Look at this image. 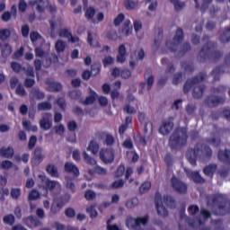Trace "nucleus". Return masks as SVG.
<instances>
[{
    "instance_id": "f257e3e1",
    "label": "nucleus",
    "mask_w": 230,
    "mask_h": 230,
    "mask_svg": "<svg viewBox=\"0 0 230 230\" xmlns=\"http://www.w3.org/2000/svg\"><path fill=\"white\" fill-rule=\"evenodd\" d=\"M184 40V31L182 28H178L175 31V35L172 41L167 40L165 43L166 48L172 53H175L176 58H182L186 53L191 51V44L190 42H185L182 44L181 49H179V45ZM178 50V51H177Z\"/></svg>"
},
{
    "instance_id": "f03ea898",
    "label": "nucleus",
    "mask_w": 230,
    "mask_h": 230,
    "mask_svg": "<svg viewBox=\"0 0 230 230\" xmlns=\"http://www.w3.org/2000/svg\"><path fill=\"white\" fill-rule=\"evenodd\" d=\"M206 80V74L204 72H200L196 76L191 79H188L183 85V93L188 94L193 87L192 97L194 100H200L204 96V91H206V84H200V82H204Z\"/></svg>"
},
{
    "instance_id": "7ed1b4c3",
    "label": "nucleus",
    "mask_w": 230,
    "mask_h": 230,
    "mask_svg": "<svg viewBox=\"0 0 230 230\" xmlns=\"http://www.w3.org/2000/svg\"><path fill=\"white\" fill-rule=\"evenodd\" d=\"M211 211L216 217H226L230 214V199H227L223 194H217L212 196Z\"/></svg>"
},
{
    "instance_id": "20e7f679",
    "label": "nucleus",
    "mask_w": 230,
    "mask_h": 230,
    "mask_svg": "<svg viewBox=\"0 0 230 230\" xmlns=\"http://www.w3.org/2000/svg\"><path fill=\"white\" fill-rule=\"evenodd\" d=\"M215 48H217V43L213 41H208L204 44L198 55L199 62L204 64L207 60H214L215 62L220 60V58L224 57V52L215 50Z\"/></svg>"
},
{
    "instance_id": "39448f33",
    "label": "nucleus",
    "mask_w": 230,
    "mask_h": 230,
    "mask_svg": "<svg viewBox=\"0 0 230 230\" xmlns=\"http://www.w3.org/2000/svg\"><path fill=\"white\" fill-rule=\"evenodd\" d=\"M188 143V128H176L169 138V146L171 150H179L186 146Z\"/></svg>"
},
{
    "instance_id": "423d86ee",
    "label": "nucleus",
    "mask_w": 230,
    "mask_h": 230,
    "mask_svg": "<svg viewBox=\"0 0 230 230\" xmlns=\"http://www.w3.org/2000/svg\"><path fill=\"white\" fill-rule=\"evenodd\" d=\"M163 202L167 206V208L173 209V208H175V199L170 195L164 196L163 198V196H161V192H155V204L158 215L160 217H168V209H166L164 205H163Z\"/></svg>"
},
{
    "instance_id": "0eeeda50",
    "label": "nucleus",
    "mask_w": 230,
    "mask_h": 230,
    "mask_svg": "<svg viewBox=\"0 0 230 230\" xmlns=\"http://www.w3.org/2000/svg\"><path fill=\"white\" fill-rule=\"evenodd\" d=\"M171 186L172 190L180 195H186V193H188V184L181 181V179L177 178L175 175L171 178Z\"/></svg>"
},
{
    "instance_id": "6e6552de",
    "label": "nucleus",
    "mask_w": 230,
    "mask_h": 230,
    "mask_svg": "<svg viewBox=\"0 0 230 230\" xmlns=\"http://www.w3.org/2000/svg\"><path fill=\"white\" fill-rule=\"evenodd\" d=\"M69 202V198L66 196H60L58 199H55L50 206V213L52 215H57V213H60L62 208L66 206Z\"/></svg>"
},
{
    "instance_id": "1a4fd4ad",
    "label": "nucleus",
    "mask_w": 230,
    "mask_h": 230,
    "mask_svg": "<svg viewBox=\"0 0 230 230\" xmlns=\"http://www.w3.org/2000/svg\"><path fill=\"white\" fill-rule=\"evenodd\" d=\"M99 157L104 164L114 163V150L112 148H102L99 152Z\"/></svg>"
},
{
    "instance_id": "9d476101",
    "label": "nucleus",
    "mask_w": 230,
    "mask_h": 230,
    "mask_svg": "<svg viewBox=\"0 0 230 230\" xmlns=\"http://www.w3.org/2000/svg\"><path fill=\"white\" fill-rule=\"evenodd\" d=\"M205 103L207 107H218V105H224L226 103V96L210 95L206 98Z\"/></svg>"
},
{
    "instance_id": "9b49d317",
    "label": "nucleus",
    "mask_w": 230,
    "mask_h": 230,
    "mask_svg": "<svg viewBox=\"0 0 230 230\" xmlns=\"http://www.w3.org/2000/svg\"><path fill=\"white\" fill-rule=\"evenodd\" d=\"M226 66H230V53H228L225 57V65L217 66L212 71V75L214 76V82H218V80H220V75L226 73V70H224V67H226Z\"/></svg>"
},
{
    "instance_id": "f8f14e48",
    "label": "nucleus",
    "mask_w": 230,
    "mask_h": 230,
    "mask_svg": "<svg viewBox=\"0 0 230 230\" xmlns=\"http://www.w3.org/2000/svg\"><path fill=\"white\" fill-rule=\"evenodd\" d=\"M38 177L40 180H41V182L45 184V186H43V190L46 191L45 197H48V190H49V191H53V190L57 188V184H58V182L49 180V178H48L45 174H40Z\"/></svg>"
},
{
    "instance_id": "ddd939ff",
    "label": "nucleus",
    "mask_w": 230,
    "mask_h": 230,
    "mask_svg": "<svg viewBox=\"0 0 230 230\" xmlns=\"http://www.w3.org/2000/svg\"><path fill=\"white\" fill-rule=\"evenodd\" d=\"M173 117H169L168 119L164 120L159 128V133L162 136H168L173 130Z\"/></svg>"
},
{
    "instance_id": "4468645a",
    "label": "nucleus",
    "mask_w": 230,
    "mask_h": 230,
    "mask_svg": "<svg viewBox=\"0 0 230 230\" xmlns=\"http://www.w3.org/2000/svg\"><path fill=\"white\" fill-rule=\"evenodd\" d=\"M199 152L200 149L197 146H195L194 148H190L187 151L186 158L188 159L191 166H197V157H199Z\"/></svg>"
},
{
    "instance_id": "2eb2a0df",
    "label": "nucleus",
    "mask_w": 230,
    "mask_h": 230,
    "mask_svg": "<svg viewBox=\"0 0 230 230\" xmlns=\"http://www.w3.org/2000/svg\"><path fill=\"white\" fill-rule=\"evenodd\" d=\"M99 138L103 141L102 143L106 146H113V145L116 143V138H114V136L107 131L99 133Z\"/></svg>"
},
{
    "instance_id": "dca6fc26",
    "label": "nucleus",
    "mask_w": 230,
    "mask_h": 230,
    "mask_svg": "<svg viewBox=\"0 0 230 230\" xmlns=\"http://www.w3.org/2000/svg\"><path fill=\"white\" fill-rule=\"evenodd\" d=\"M51 113H46L40 120V127L42 130H49L53 127V121H51Z\"/></svg>"
},
{
    "instance_id": "f3484780",
    "label": "nucleus",
    "mask_w": 230,
    "mask_h": 230,
    "mask_svg": "<svg viewBox=\"0 0 230 230\" xmlns=\"http://www.w3.org/2000/svg\"><path fill=\"white\" fill-rule=\"evenodd\" d=\"M28 4L35 8L38 13H44L46 12V2L44 0H31Z\"/></svg>"
},
{
    "instance_id": "a211bd4d",
    "label": "nucleus",
    "mask_w": 230,
    "mask_h": 230,
    "mask_svg": "<svg viewBox=\"0 0 230 230\" xmlns=\"http://www.w3.org/2000/svg\"><path fill=\"white\" fill-rule=\"evenodd\" d=\"M64 170L66 173L74 175V177H80V170L78 169V166L71 162L65 163Z\"/></svg>"
},
{
    "instance_id": "6ab92c4d",
    "label": "nucleus",
    "mask_w": 230,
    "mask_h": 230,
    "mask_svg": "<svg viewBox=\"0 0 230 230\" xmlns=\"http://www.w3.org/2000/svg\"><path fill=\"white\" fill-rule=\"evenodd\" d=\"M127 61V48L125 44H121L119 46L118 49V55H117V62L119 64H123Z\"/></svg>"
},
{
    "instance_id": "aec40b11",
    "label": "nucleus",
    "mask_w": 230,
    "mask_h": 230,
    "mask_svg": "<svg viewBox=\"0 0 230 230\" xmlns=\"http://www.w3.org/2000/svg\"><path fill=\"white\" fill-rule=\"evenodd\" d=\"M217 168L218 165L217 164H209L208 165L203 168V173L207 177L213 179V177H215V172H217Z\"/></svg>"
},
{
    "instance_id": "412c9836",
    "label": "nucleus",
    "mask_w": 230,
    "mask_h": 230,
    "mask_svg": "<svg viewBox=\"0 0 230 230\" xmlns=\"http://www.w3.org/2000/svg\"><path fill=\"white\" fill-rule=\"evenodd\" d=\"M217 157L219 161H221L222 163L230 164V150L229 149H226V150L220 149L218 151Z\"/></svg>"
},
{
    "instance_id": "4be33fe9",
    "label": "nucleus",
    "mask_w": 230,
    "mask_h": 230,
    "mask_svg": "<svg viewBox=\"0 0 230 230\" xmlns=\"http://www.w3.org/2000/svg\"><path fill=\"white\" fill-rule=\"evenodd\" d=\"M44 161V155H42V148L38 147L34 150V156L31 163L33 164H40Z\"/></svg>"
},
{
    "instance_id": "5701e85b",
    "label": "nucleus",
    "mask_w": 230,
    "mask_h": 230,
    "mask_svg": "<svg viewBox=\"0 0 230 230\" xmlns=\"http://www.w3.org/2000/svg\"><path fill=\"white\" fill-rule=\"evenodd\" d=\"M31 96L34 100H44V98H46V93H44V92H41L40 87H33L31 90Z\"/></svg>"
},
{
    "instance_id": "b1692460",
    "label": "nucleus",
    "mask_w": 230,
    "mask_h": 230,
    "mask_svg": "<svg viewBox=\"0 0 230 230\" xmlns=\"http://www.w3.org/2000/svg\"><path fill=\"white\" fill-rule=\"evenodd\" d=\"M47 85L49 86V91L50 93H60L63 89L62 84L55 81L47 83Z\"/></svg>"
},
{
    "instance_id": "393cba45",
    "label": "nucleus",
    "mask_w": 230,
    "mask_h": 230,
    "mask_svg": "<svg viewBox=\"0 0 230 230\" xmlns=\"http://www.w3.org/2000/svg\"><path fill=\"white\" fill-rule=\"evenodd\" d=\"M46 172L50 175V177H56L57 179L60 177V174H58V168H57L53 164L47 165Z\"/></svg>"
},
{
    "instance_id": "a878e982",
    "label": "nucleus",
    "mask_w": 230,
    "mask_h": 230,
    "mask_svg": "<svg viewBox=\"0 0 230 230\" xmlns=\"http://www.w3.org/2000/svg\"><path fill=\"white\" fill-rule=\"evenodd\" d=\"M145 78L147 84V91H150L154 85V75H152V68H147L145 74Z\"/></svg>"
},
{
    "instance_id": "bb28decb",
    "label": "nucleus",
    "mask_w": 230,
    "mask_h": 230,
    "mask_svg": "<svg viewBox=\"0 0 230 230\" xmlns=\"http://www.w3.org/2000/svg\"><path fill=\"white\" fill-rule=\"evenodd\" d=\"M219 40L223 44H227L230 42V26L225 27V31L220 35Z\"/></svg>"
},
{
    "instance_id": "cd10ccee",
    "label": "nucleus",
    "mask_w": 230,
    "mask_h": 230,
    "mask_svg": "<svg viewBox=\"0 0 230 230\" xmlns=\"http://www.w3.org/2000/svg\"><path fill=\"white\" fill-rule=\"evenodd\" d=\"M14 151L12 147H2L0 149V155L2 157H5L6 159H12L13 157Z\"/></svg>"
},
{
    "instance_id": "c85d7f7f",
    "label": "nucleus",
    "mask_w": 230,
    "mask_h": 230,
    "mask_svg": "<svg viewBox=\"0 0 230 230\" xmlns=\"http://www.w3.org/2000/svg\"><path fill=\"white\" fill-rule=\"evenodd\" d=\"M200 152L201 157H204V159H211V157L213 156V150L211 149V147H209V146H203Z\"/></svg>"
},
{
    "instance_id": "c756f323",
    "label": "nucleus",
    "mask_w": 230,
    "mask_h": 230,
    "mask_svg": "<svg viewBox=\"0 0 230 230\" xmlns=\"http://www.w3.org/2000/svg\"><path fill=\"white\" fill-rule=\"evenodd\" d=\"M126 226L128 229L137 230V218L132 217V216H128L126 218Z\"/></svg>"
},
{
    "instance_id": "7c9ffc66",
    "label": "nucleus",
    "mask_w": 230,
    "mask_h": 230,
    "mask_svg": "<svg viewBox=\"0 0 230 230\" xmlns=\"http://www.w3.org/2000/svg\"><path fill=\"white\" fill-rule=\"evenodd\" d=\"M121 31L123 35L128 37V35H132V27L130 26V20H126L122 25Z\"/></svg>"
},
{
    "instance_id": "2f4dec72",
    "label": "nucleus",
    "mask_w": 230,
    "mask_h": 230,
    "mask_svg": "<svg viewBox=\"0 0 230 230\" xmlns=\"http://www.w3.org/2000/svg\"><path fill=\"white\" fill-rule=\"evenodd\" d=\"M190 177L196 184H204L206 182V179L201 177L200 173L199 172H193L190 174Z\"/></svg>"
},
{
    "instance_id": "473e14b6",
    "label": "nucleus",
    "mask_w": 230,
    "mask_h": 230,
    "mask_svg": "<svg viewBox=\"0 0 230 230\" xmlns=\"http://www.w3.org/2000/svg\"><path fill=\"white\" fill-rule=\"evenodd\" d=\"M40 224V221L33 216H31L27 218V226L28 227H31V229H32V227H39Z\"/></svg>"
},
{
    "instance_id": "72a5a7b5",
    "label": "nucleus",
    "mask_w": 230,
    "mask_h": 230,
    "mask_svg": "<svg viewBox=\"0 0 230 230\" xmlns=\"http://www.w3.org/2000/svg\"><path fill=\"white\" fill-rule=\"evenodd\" d=\"M87 150L89 152H92L93 155H96L98 152H100V144H98L96 141L92 140L87 147Z\"/></svg>"
},
{
    "instance_id": "f704fd0d",
    "label": "nucleus",
    "mask_w": 230,
    "mask_h": 230,
    "mask_svg": "<svg viewBox=\"0 0 230 230\" xmlns=\"http://www.w3.org/2000/svg\"><path fill=\"white\" fill-rule=\"evenodd\" d=\"M12 35V32L8 29H2L0 30V40H8L10 39V36ZM3 46V43L0 41V48Z\"/></svg>"
},
{
    "instance_id": "c9c22d12",
    "label": "nucleus",
    "mask_w": 230,
    "mask_h": 230,
    "mask_svg": "<svg viewBox=\"0 0 230 230\" xmlns=\"http://www.w3.org/2000/svg\"><path fill=\"white\" fill-rule=\"evenodd\" d=\"M96 98H98V93H96V92H93L92 94L86 97L82 103L83 105H93V103L96 102Z\"/></svg>"
},
{
    "instance_id": "e433bc0d",
    "label": "nucleus",
    "mask_w": 230,
    "mask_h": 230,
    "mask_svg": "<svg viewBox=\"0 0 230 230\" xmlns=\"http://www.w3.org/2000/svg\"><path fill=\"white\" fill-rule=\"evenodd\" d=\"M170 3L173 4L175 12H181V10L186 7V3L180 0H170Z\"/></svg>"
},
{
    "instance_id": "4c0bfd02",
    "label": "nucleus",
    "mask_w": 230,
    "mask_h": 230,
    "mask_svg": "<svg viewBox=\"0 0 230 230\" xmlns=\"http://www.w3.org/2000/svg\"><path fill=\"white\" fill-rule=\"evenodd\" d=\"M95 15H96V9H94V7L93 6H90L89 8H87L84 13V17L87 19V21H93Z\"/></svg>"
},
{
    "instance_id": "58836bf2",
    "label": "nucleus",
    "mask_w": 230,
    "mask_h": 230,
    "mask_svg": "<svg viewBox=\"0 0 230 230\" xmlns=\"http://www.w3.org/2000/svg\"><path fill=\"white\" fill-rule=\"evenodd\" d=\"M3 222L6 226H13L15 224V216L13 214H7L3 217Z\"/></svg>"
},
{
    "instance_id": "ea45409f",
    "label": "nucleus",
    "mask_w": 230,
    "mask_h": 230,
    "mask_svg": "<svg viewBox=\"0 0 230 230\" xmlns=\"http://www.w3.org/2000/svg\"><path fill=\"white\" fill-rule=\"evenodd\" d=\"M101 71H102V63L97 62V63H93L91 66V71L90 72H92V75H93V76H96V75H100Z\"/></svg>"
},
{
    "instance_id": "a19ab883",
    "label": "nucleus",
    "mask_w": 230,
    "mask_h": 230,
    "mask_svg": "<svg viewBox=\"0 0 230 230\" xmlns=\"http://www.w3.org/2000/svg\"><path fill=\"white\" fill-rule=\"evenodd\" d=\"M150 220V217L148 215L143 217H137V229H141V226H146Z\"/></svg>"
},
{
    "instance_id": "79ce46f5",
    "label": "nucleus",
    "mask_w": 230,
    "mask_h": 230,
    "mask_svg": "<svg viewBox=\"0 0 230 230\" xmlns=\"http://www.w3.org/2000/svg\"><path fill=\"white\" fill-rule=\"evenodd\" d=\"M57 53H64L66 51V42L62 40H58L55 44Z\"/></svg>"
},
{
    "instance_id": "37998d69",
    "label": "nucleus",
    "mask_w": 230,
    "mask_h": 230,
    "mask_svg": "<svg viewBox=\"0 0 230 230\" xmlns=\"http://www.w3.org/2000/svg\"><path fill=\"white\" fill-rule=\"evenodd\" d=\"M12 46H10L8 43L4 44L2 48V57L4 58H6V57H10V55H12Z\"/></svg>"
},
{
    "instance_id": "c03bdc74",
    "label": "nucleus",
    "mask_w": 230,
    "mask_h": 230,
    "mask_svg": "<svg viewBox=\"0 0 230 230\" xmlns=\"http://www.w3.org/2000/svg\"><path fill=\"white\" fill-rule=\"evenodd\" d=\"M57 62H58V56L52 54L50 58H46L45 67H49L51 64H57Z\"/></svg>"
},
{
    "instance_id": "a18cd8bd",
    "label": "nucleus",
    "mask_w": 230,
    "mask_h": 230,
    "mask_svg": "<svg viewBox=\"0 0 230 230\" xmlns=\"http://www.w3.org/2000/svg\"><path fill=\"white\" fill-rule=\"evenodd\" d=\"M51 102H42L38 104V111H51Z\"/></svg>"
},
{
    "instance_id": "49530a36",
    "label": "nucleus",
    "mask_w": 230,
    "mask_h": 230,
    "mask_svg": "<svg viewBox=\"0 0 230 230\" xmlns=\"http://www.w3.org/2000/svg\"><path fill=\"white\" fill-rule=\"evenodd\" d=\"M138 205H139V199L132 198L131 199H128L127 201L126 208L132 209V208H136V206H138Z\"/></svg>"
},
{
    "instance_id": "de8ad7c7",
    "label": "nucleus",
    "mask_w": 230,
    "mask_h": 230,
    "mask_svg": "<svg viewBox=\"0 0 230 230\" xmlns=\"http://www.w3.org/2000/svg\"><path fill=\"white\" fill-rule=\"evenodd\" d=\"M68 96L71 100H79V98L82 96V91L72 90L68 93Z\"/></svg>"
},
{
    "instance_id": "09e8293b",
    "label": "nucleus",
    "mask_w": 230,
    "mask_h": 230,
    "mask_svg": "<svg viewBox=\"0 0 230 230\" xmlns=\"http://www.w3.org/2000/svg\"><path fill=\"white\" fill-rule=\"evenodd\" d=\"M181 67L184 68V71H186V73H191L192 71H195V68L193 67V63L191 62H188V61L182 62Z\"/></svg>"
},
{
    "instance_id": "8fccbe9b",
    "label": "nucleus",
    "mask_w": 230,
    "mask_h": 230,
    "mask_svg": "<svg viewBox=\"0 0 230 230\" xmlns=\"http://www.w3.org/2000/svg\"><path fill=\"white\" fill-rule=\"evenodd\" d=\"M84 159L87 164H91V166H94L96 164V160L93 158L91 155L87 154V152L83 153Z\"/></svg>"
},
{
    "instance_id": "3c124183",
    "label": "nucleus",
    "mask_w": 230,
    "mask_h": 230,
    "mask_svg": "<svg viewBox=\"0 0 230 230\" xmlns=\"http://www.w3.org/2000/svg\"><path fill=\"white\" fill-rule=\"evenodd\" d=\"M185 111L189 116H194L197 111V106L193 103H189L186 106Z\"/></svg>"
},
{
    "instance_id": "603ef678",
    "label": "nucleus",
    "mask_w": 230,
    "mask_h": 230,
    "mask_svg": "<svg viewBox=\"0 0 230 230\" xmlns=\"http://www.w3.org/2000/svg\"><path fill=\"white\" fill-rule=\"evenodd\" d=\"M57 104L58 107L65 112L66 109L67 108V103L66 102V98L59 97L57 99Z\"/></svg>"
},
{
    "instance_id": "864d4df0",
    "label": "nucleus",
    "mask_w": 230,
    "mask_h": 230,
    "mask_svg": "<svg viewBox=\"0 0 230 230\" xmlns=\"http://www.w3.org/2000/svg\"><path fill=\"white\" fill-rule=\"evenodd\" d=\"M227 88L224 85H219L217 87H214L211 89V93H214V94H226V91Z\"/></svg>"
},
{
    "instance_id": "5fc2aeb1",
    "label": "nucleus",
    "mask_w": 230,
    "mask_h": 230,
    "mask_svg": "<svg viewBox=\"0 0 230 230\" xmlns=\"http://www.w3.org/2000/svg\"><path fill=\"white\" fill-rule=\"evenodd\" d=\"M71 31H69V30L64 28L59 30L58 32V37H60V39H69V37H71Z\"/></svg>"
},
{
    "instance_id": "6e6d98bb",
    "label": "nucleus",
    "mask_w": 230,
    "mask_h": 230,
    "mask_svg": "<svg viewBox=\"0 0 230 230\" xmlns=\"http://www.w3.org/2000/svg\"><path fill=\"white\" fill-rule=\"evenodd\" d=\"M40 198V193L37 190H32L28 196L29 200H38Z\"/></svg>"
},
{
    "instance_id": "4d7b16f0",
    "label": "nucleus",
    "mask_w": 230,
    "mask_h": 230,
    "mask_svg": "<svg viewBox=\"0 0 230 230\" xmlns=\"http://www.w3.org/2000/svg\"><path fill=\"white\" fill-rule=\"evenodd\" d=\"M124 6H125L126 10H134V8H136V6H137V3H136L132 0H125Z\"/></svg>"
},
{
    "instance_id": "13d9d810",
    "label": "nucleus",
    "mask_w": 230,
    "mask_h": 230,
    "mask_svg": "<svg viewBox=\"0 0 230 230\" xmlns=\"http://www.w3.org/2000/svg\"><path fill=\"white\" fill-rule=\"evenodd\" d=\"M152 188V183L150 181H145L139 188L140 193H146Z\"/></svg>"
},
{
    "instance_id": "bf43d9fd",
    "label": "nucleus",
    "mask_w": 230,
    "mask_h": 230,
    "mask_svg": "<svg viewBox=\"0 0 230 230\" xmlns=\"http://www.w3.org/2000/svg\"><path fill=\"white\" fill-rule=\"evenodd\" d=\"M122 146L127 150H134V143L131 138H126L122 143Z\"/></svg>"
},
{
    "instance_id": "052dcab7",
    "label": "nucleus",
    "mask_w": 230,
    "mask_h": 230,
    "mask_svg": "<svg viewBox=\"0 0 230 230\" xmlns=\"http://www.w3.org/2000/svg\"><path fill=\"white\" fill-rule=\"evenodd\" d=\"M36 145H37V136L32 135L30 137L29 143H28L29 150H33Z\"/></svg>"
},
{
    "instance_id": "680f3d73",
    "label": "nucleus",
    "mask_w": 230,
    "mask_h": 230,
    "mask_svg": "<svg viewBox=\"0 0 230 230\" xmlns=\"http://www.w3.org/2000/svg\"><path fill=\"white\" fill-rule=\"evenodd\" d=\"M84 199L87 200H94V199H96V192H94L93 190H87L84 192Z\"/></svg>"
},
{
    "instance_id": "e2e57ef3",
    "label": "nucleus",
    "mask_w": 230,
    "mask_h": 230,
    "mask_svg": "<svg viewBox=\"0 0 230 230\" xmlns=\"http://www.w3.org/2000/svg\"><path fill=\"white\" fill-rule=\"evenodd\" d=\"M11 68L13 71H14V73H21V71H22V65L13 61L11 62Z\"/></svg>"
},
{
    "instance_id": "0e129e2a",
    "label": "nucleus",
    "mask_w": 230,
    "mask_h": 230,
    "mask_svg": "<svg viewBox=\"0 0 230 230\" xmlns=\"http://www.w3.org/2000/svg\"><path fill=\"white\" fill-rule=\"evenodd\" d=\"M56 229L57 230H78V228L71 226H66L65 225H62L60 223H56Z\"/></svg>"
},
{
    "instance_id": "69168bd1",
    "label": "nucleus",
    "mask_w": 230,
    "mask_h": 230,
    "mask_svg": "<svg viewBox=\"0 0 230 230\" xmlns=\"http://www.w3.org/2000/svg\"><path fill=\"white\" fill-rule=\"evenodd\" d=\"M125 21V14L123 13H119L118 16L114 19V26H119L121 22Z\"/></svg>"
},
{
    "instance_id": "338daca9",
    "label": "nucleus",
    "mask_w": 230,
    "mask_h": 230,
    "mask_svg": "<svg viewBox=\"0 0 230 230\" xmlns=\"http://www.w3.org/2000/svg\"><path fill=\"white\" fill-rule=\"evenodd\" d=\"M11 197L14 200H17V199H19V197H21V189H18V188L12 189L11 190Z\"/></svg>"
},
{
    "instance_id": "774afa93",
    "label": "nucleus",
    "mask_w": 230,
    "mask_h": 230,
    "mask_svg": "<svg viewBox=\"0 0 230 230\" xmlns=\"http://www.w3.org/2000/svg\"><path fill=\"white\" fill-rule=\"evenodd\" d=\"M30 39L31 42H37L42 36L38 31H31L30 34Z\"/></svg>"
}]
</instances>
